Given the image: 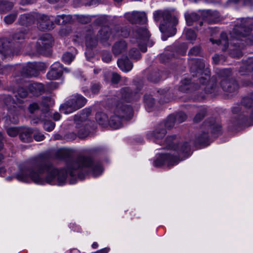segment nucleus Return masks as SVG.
Here are the masks:
<instances>
[{
    "label": "nucleus",
    "mask_w": 253,
    "mask_h": 253,
    "mask_svg": "<svg viewBox=\"0 0 253 253\" xmlns=\"http://www.w3.org/2000/svg\"><path fill=\"white\" fill-rule=\"evenodd\" d=\"M102 172L100 163L94 162L90 157L81 156L70 162L66 170H59L52 166L49 159L38 157L20 168L15 177L18 181L24 182L33 181L41 185L57 183L58 185H62L66 182L68 173L72 177L82 179L84 173H91L94 177H97Z\"/></svg>",
    "instance_id": "f257e3e1"
},
{
    "label": "nucleus",
    "mask_w": 253,
    "mask_h": 253,
    "mask_svg": "<svg viewBox=\"0 0 253 253\" xmlns=\"http://www.w3.org/2000/svg\"><path fill=\"white\" fill-rule=\"evenodd\" d=\"M133 113L131 106L119 102L116 105L113 113L110 115L109 120L107 115L103 112L97 113L95 119L98 124L103 127L109 125L113 129H118L122 126V121L130 119Z\"/></svg>",
    "instance_id": "f03ea898"
},
{
    "label": "nucleus",
    "mask_w": 253,
    "mask_h": 253,
    "mask_svg": "<svg viewBox=\"0 0 253 253\" xmlns=\"http://www.w3.org/2000/svg\"><path fill=\"white\" fill-rule=\"evenodd\" d=\"M177 142L172 143L173 149H169V153L160 154L154 162L155 167H161L163 165H167L168 167H172L177 165L180 161L187 158L190 154V145L187 142L180 144V149H178V140L175 135Z\"/></svg>",
    "instance_id": "7ed1b4c3"
},
{
    "label": "nucleus",
    "mask_w": 253,
    "mask_h": 253,
    "mask_svg": "<svg viewBox=\"0 0 253 253\" xmlns=\"http://www.w3.org/2000/svg\"><path fill=\"white\" fill-rule=\"evenodd\" d=\"M154 20L160 21L163 20L159 26L160 30L168 37L174 36L176 32L175 27L178 22L175 16H172L168 10H157L153 13Z\"/></svg>",
    "instance_id": "20e7f679"
},
{
    "label": "nucleus",
    "mask_w": 253,
    "mask_h": 253,
    "mask_svg": "<svg viewBox=\"0 0 253 253\" xmlns=\"http://www.w3.org/2000/svg\"><path fill=\"white\" fill-rule=\"evenodd\" d=\"M191 66L190 71L192 73H196L201 76L199 78V82L201 84V86H205L202 88L205 89L206 92L208 93H212L214 92L212 88H209L210 84H207L210 79V71L208 68H205V63L201 60L195 59L191 61ZM202 87V86H200Z\"/></svg>",
    "instance_id": "39448f33"
},
{
    "label": "nucleus",
    "mask_w": 253,
    "mask_h": 253,
    "mask_svg": "<svg viewBox=\"0 0 253 253\" xmlns=\"http://www.w3.org/2000/svg\"><path fill=\"white\" fill-rule=\"evenodd\" d=\"M166 132V130L164 128H157L155 130L148 132L147 137L148 139H152L156 143L164 146V148L173 149V146L171 144L176 143L177 140L174 135L168 136L163 140V139Z\"/></svg>",
    "instance_id": "423d86ee"
},
{
    "label": "nucleus",
    "mask_w": 253,
    "mask_h": 253,
    "mask_svg": "<svg viewBox=\"0 0 253 253\" xmlns=\"http://www.w3.org/2000/svg\"><path fill=\"white\" fill-rule=\"evenodd\" d=\"M87 100L83 96L76 94L71 96V98L60 107L61 112L69 114L81 108L85 105Z\"/></svg>",
    "instance_id": "0eeeda50"
},
{
    "label": "nucleus",
    "mask_w": 253,
    "mask_h": 253,
    "mask_svg": "<svg viewBox=\"0 0 253 253\" xmlns=\"http://www.w3.org/2000/svg\"><path fill=\"white\" fill-rule=\"evenodd\" d=\"M231 74L229 69H222L218 73V76L221 80L220 85L223 90L227 92H233L238 88V85L233 79H229Z\"/></svg>",
    "instance_id": "6e6552de"
},
{
    "label": "nucleus",
    "mask_w": 253,
    "mask_h": 253,
    "mask_svg": "<svg viewBox=\"0 0 253 253\" xmlns=\"http://www.w3.org/2000/svg\"><path fill=\"white\" fill-rule=\"evenodd\" d=\"M89 113V111L83 110V113L74 117L76 127L78 129V136L80 138H84L89 134L88 123L86 121V118Z\"/></svg>",
    "instance_id": "1a4fd4ad"
},
{
    "label": "nucleus",
    "mask_w": 253,
    "mask_h": 253,
    "mask_svg": "<svg viewBox=\"0 0 253 253\" xmlns=\"http://www.w3.org/2000/svg\"><path fill=\"white\" fill-rule=\"evenodd\" d=\"M28 96V92L26 89L23 87H19L16 92H15V97L16 100H14L9 95H3L1 97L4 103L6 106L12 105L13 107L15 105L18 107H20V104L23 103Z\"/></svg>",
    "instance_id": "9d476101"
},
{
    "label": "nucleus",
    "mask_w": 253,
    "mask_h": 253,
    "mask_svg": "<svg viewBox=\"0 0 253 253\" xmlns=\"http://www.w3.org/2000/svg\"><path fill=\"white\" fill-rule=\"evenodd\" d=\"M112 34H113V37L126 38L129 36V32L127 29H124L112 32L108 27H104L99 31L98 37L101 42L104 43L111 38L110 36Z\"/></svg>",
    "instance_id": "9b49d317"
},
{
    "label": "nucleus",
    "mask_w": 253,
    "mask_h": 253,
    "mask_svg": "<svg viewBox=\"0 0 253 253\" xmlns=\"http://www.w3.org/2000/svg\"><path fill=\"white\" fill-rule=\"evenodd\" d=\"M135 38H133L131 42H137L138 46L141 51L145 52L147 51L146 42L150 37V34L145 28H141L137 29L134 33Z\"/></svg>",
    "instance_id": "f8f14e48"
},
{
    "label": "nucleus",
    "mask_w": 253,
    "mask_h": 253,
    "mask_svg": "<svg viewBox=\"0 0 253 253\" xmlns=\"http://www.w3.org/2000/svg\"><path fill=\"white\" fill-rule=\"evenodd\" d=\"M63 71V66L58 62H56L51 65L50 70L47 72L46 76L50 80H57L59 79Z\"/></svg>",
    "instance_id": "ddd939ff"
},
{
    "label": "nucleus",
    "mask_w": 253,
    "mask_h": 253,
    "mask_svg": "<svg viewBox=\"0 0 253 253\" xmlns=\"http://www.w3.org/2000/svg\"><path fill=\"white\" fill-rule=\"evenodd\" d=\"M53 19L52 16H48L42 15L40 16L38 21V28L41 30H49L53 28Z\"/></svg>",
    "instance_id": "4468645a"
},
{
    "label": "nucleus",
    "mask_w": 253,
    "mask_h": 253,
    "mask_svg": "<svg viewBox=\"0 0 253 253\" xmlns=\"http://www.w3.org/2000/svg\"><path fill=\"white\" fill-rule=\"evenodd\" d=\"M42 66V63L38 62L29 63L25 68L24 74L28 77L37 76Z\"/></svg>",
    "instance_id": "2eb2a0df"
},
{
    "label": "nucleus",
    "mask_w": 253,
    "mask_h": 253,
    "mask_svg": "<svg viewBox=\"0 0 253 253\" xmlns=\"http://www.w3.org/2000/svg\"><path fill=\"white\" fill-rule=\"evenodd\" d=\"M253 20L251 18L242 19L240 26H237L234 28V31H239V34L243 36H246L247 33L250 29L253 28L252 25Z\"/></svg>",
    "instance_id": "dca6fc26"
},
{
    "label": "nucleus",
    "mask_w": 253,
    "mask_h": 253,
    "mask_svg": "<svg viewBox=\"0 0 253 253\" xmlns=\"http://www.w3.org/2000/svg\"><path fill=\"white\" fill-rule=\"evenodd\" d=\"M11 44L6 39L0 40V55L1 58H5L15 53L12 51L10 48Z\"/></svg>",
    "instance_id": "f3484780"
},
{
    "label": "nucleus",
    "mask_w": 253,
    "mask_h": 253,
    "mask_svg": "<svg viewBox=\"0 0 253 253\" xmlns=\"http://www.w3.org/2000/svg\"><path fill=\"white\" fill-rule=\"evenodd\" d=\"M119 97L121 101L130 102L137 99L139 96L137 94H134L129 87H126L121 89Z\"/></svg>",
    "instance_id": "a211bd4d"
},
{
    "label": "nucleus",
    "mask_w": 253,
    "mask_h": 253,
    "mask_svg": "<svg viewBox=\"0 0 253 253\" xmlns=\"http://www.w3.org/2000/svg\"><path fill=\"white\" fill-rule=\"evenodd\" d=\"M53 39L48 34H43L38 41L37 45L40 50H43L51 46Z\"/></svg>",
    "instance_id": "6ab92c4d"
},
{
    "label": "nucleus",
    "mask_w": 253,
    "mask_h": 253,
    "mask_svg": "<svg viewBox=\"0 0 253 253\" xmlns=\"http://www.w3.org/2000/svg\"><path fill=\"white\" fill-rule=\"evenodd\" d=\"M128 20L132 23L144 24L147 21V17L144 12H133L128 17Z\"/></svg>",
    "instance_id": "aec40b11"
},
{
    "label": "nucleus",
    "mask_w": 253,
    "mask_h": 253,
    "mask_svg": "<svg viewBox=\"0 0 253 253\" xmlns=\"http://www.w3.org/2000/svg\"><path fill=\"white\" fill-rule=\"evenodd\" d=\"M97 42V40L93 36V32L91 30H89L85 36V44L87 49L85 52V55L89 53H90V49L95 46Z\"/></svg>",
    "instance_id": "412c9836"
},
{
    "label": "nucleus",
    "mask_w": 253,
    "mask_h": 253,
    "mask_svg": "<svg viewBox=\"0 0 253 253\" xmlns=\"http://www.w3.org/2000/svg\"><path fill=\"white\" fill-rule=\"evenodd\" d=\"M202 16L208 22L216 23L219 20L220 14L217 11L206 10L203 11Z\"/></svg>",
    "instance_id": "4be33fe9"
},
{
    "label": "nucleus",
    "mask_w": 253,
    "mask_h": 253,
    "mask_svg": "<svg viewBox=\"0 0 253 253\" xmlns=\"http://www.w3.org/2000/svg\"><path fill=\"white\" fill-rule=\"evenodd\" d=\"M32 130L29 127H20V139L23 142H30L32 140Z\"/></svg>",
    "instance_id": "5701e85b"
},
{
    "label": "nucleus",
    "mask_w": 253,
    "mask_h": 253,
    "mask_svg": "<svg viewBox=\"0 0 253 253\" xmlns=\"http://www.w3.org/2000/svg\"><path fill=\"white\" fill-rule=\"evenodd\" d=\"M29 91L34 96H39L44 91L43 85L41 83H32L28 85Z\"/></svg>",
    "instance_id": "b1692460"
},
{
    "label": "nucleus",
    "mask_w": 253,
    "mask_h": 253,
    "mask_svg": "<svg viewBox=\"0 0 253 253\" xmlns=\"http://www.w3.org/2000/svg\"><path fill=\"white\" fill-rule=\"evenodd\" d=\"M195 145L207 146L210 144L209 135L207 132H203L198 134L195 140Z\"/></svg>",
    "instance_id": "393cba45"
},
{
    "label": "nucleus",
    "mask_w": 253,
    "mask_h": 253,
    "mask_svg": "<svg viewBox=\"0 0 253 253\" xmlns=\"http://www.w3.org/2000/svg\"><path fill=\"white\" fill-rule=\"evenodd\" d=\"M117 63L120 69L125 72H129L133 67L132 63L127 57L118 59Z\"/></svg>",
    "instance_id": "a878e982"
},
{
    "label": "nucleus",
    "mask_w": 253,
    "mask_h": 253,
    "mask_svg": "<svg viewBox=\"0 0 253 253\" xmlns=\"http://www.w3.org/2000/svg\"><path fill=\"white\" fill-rule=\"evenodd\" d=\"M210 41L212 43H216L218 45L222 46L221 49L223 51L226 50L228 46V38L226 33H222L220 35V39L218 40H214L212 39Z\"/></svg>",
    "instance_id": "bb28decb"
},
{
    "label": "nucleus",
    "mask_w": 253,
    "mask_h": 253,
    "mask_svg": "<svg viewBox=\"0 0 253 253\" xmlns=\"http://www.w3.org/2000/svg\"><path fill=\"white\" fill-rule=\"evenodd\" d=\"M126 48V43L125 41L122 40L116 42L113 46V52L115 55H119Z\"/></svg>",
    "instance_id": "cd10ccee"
},
{
    "label": "nucleus",
    "mask_w": 253,
    "mask_h": 253,
    "mask_svg": "<svg viewBox=\"0 0 253 253\" xmlns=\"http://www.w3.org/2000/svg\"><path fill=\"white\" fill-rule=\"evenodd\" d=\"M34 17L30 14L21 15L18 20L19 24L22 26L27 27L34 22Z\"/></svg>",
    "instance_id": "c85d7f7f"
},
{
    "label": "nucleus",
    "mask_w": 253,
    "mask_h": 253,
    "mask_svg": "<svg viewBox=\"0 0 253 253\" xmlns=\"http://www.w3.org/2000/svg\"><path fill=\"white\" fill-rule=\"evenodd\" d=\"M7 106V109L8 112V117L10 121L13 124H17L18 122V118L17 116V110L16 109L17 106L13 107L12 105Z\"/></svg>",
    "instance_id": "c756f323"
},
{
    "label": "nucleus",
    "mask_w": 253,
    "mask_h": 253,
    "mask_svg": "<svg viewBox=\"0 0 253 253\" xmlns=\"http://www.w3.org/2000/svg\"><path fill=\"white\" fill-rule=\"evenodd\" d=\"M146 109L151 112L155 109V101L151 95H145L144 98Z\"/></svg>",
    "instance_id": "7c9ffc66"
},
{
    "label": "nucleus",
    "mask_w": 253,
    "mask_h": 253,
    "mask_svg": "<svg viewBox=\"0 0 253 253\" xmlns=\"http://www.w3.org/2000/svg\"><path fill=\"white\" fill-rule=\"evenodd\" d=\"M71 20L70 15H57V17L53 19L54 22L58 25L64 24L69 22Z\"/></svg>",
    "instance_id": "2f4dec72"
},
{
    "label": "nucleus",
    "mask_w": 253,
    "mask_h": 253,
    "mask_svg": "<svg viewBox=\"0 0 253 253\" xmlns=\"http://www.w3.org/2000/svg\"><path fill=\"white\" fill-rule=\"evenodd\" d=\"M242 104L246 107H253L251 118L253 119V92L251 93L250 97H248L243 98Z\"/></svg>",
    "instance_id": "473e14b6"
},
{
    "label": "nucleus",
    "mask_w": 253,
    "mask_h": 253,
    "mask_svg": "<svg viewBox=\"0 0 253 253\" xmlns=\"http://www.w3.org/2000/svg\"><path fill=\"white\" fill-rule=\"evenodd\" d=\"M185 17L187 24L190 26L193 22L197 21L199 19L200 16L197 13L192 12L190 14L185 13Z\"/></svg>",
    "instance_id": "72a5a7b5"
},
{
    "label": "nucleus",
    "mask_w": 253,
    "mask_h": 253,
    "mask_svg": "<svg viewBox=\"0 0 253 253\" xmlns=\"http://www.w3.org/2000/svg\"><path fill=\"white\" fill-rule=\"evenodd\" d=\"M13 6V2L9 1H2L0 0V9L2 11H8L10 10Z\"/></svg>",
    "instance_id": "f704fd0d"
},
{
    "label": "nucleus",
    "mask_w": 253,
    "mask_h": 253,
    "mask_svg": "<svg viewBox=\"0 0 253 253\" xmlns=\"http://www.w3.org/2000/svg\"><path fill=\"white\" fill-rule=\"evenodd\" d=\"M175 124H176V122L175 121L174 115H170L166 119L165 125L168 128H171L174 126Z\"/></svg>",
    "instance_id": "c9c22d12"
},
{
    "label": "nucleus",
    "mask_w": 253,
    "mask_h": 253,
    "mask_svg": "<svg viewBox=\"0 0 253 253\" xmlns=\"http://www.w3.org/2000/svg\"><path fill=\"white\" fill-rule=\"evenodd\" d=\"M54 104V100L50 97H44L42 99L41 105L45 108L46 110L47 108L52 106Z\"/></svg>",
    "instance_id": "e433bc0d"
},
{
    "label": "nucleus",
    "mask_w": 253,
    "mask_h": 253,
    "mask_svg": "<svg viewBox=\"0 0 253 253\" xmlns=\"http://www.w3.org/2000/svg\"><path fill=\"white\" fill-rule=\"evenodd\" d=\"M175 121L176 124H180L184 122L186 118V115L183 112H179L174 115Z\"/></svg>",
    "instance_id": "4c0bfd02"
},
{
    "label": "nucleus",
    "mask_w": 253,
    "mask_h": 253,
    "mask_svg": "<svg viewBox=\"0 0 253 253\" xmlns=\"http://www.w3.org/2000/svg\"><path fill=\"white\" fill-rule=\"evenodd\" d=\"M75 56L72 53L67 52L65 53L62 56L63 61L67 64H70L74 60Z\"/></svg>",
    "instance_id": "58836bf2"
},
{
    "label": "nucleus",
    "mask_w": 253,
    "mask_h": 253,
    "mask_svg": "<svg viewBox=\"0 0 253 253\" xmlns=\"http://www.w3.org/2000/svg\"><path fill=\"white\" fill-rule=\"evenodd\" d=\"M6 131L9 136L14 137L17 134H19L20 127H10L7 128Z\"/></svg>",
    "instance_id": "ea45409f"
},
{
    "label": "nucleus",
    "mask_w": 253,
    "mask_h": 253,
    "mask_svg": "<svg viewBox=\"0 0 253 253\" xmlns=\"http://www.w3.org/2000/svg\"><path fill=\"white\" fill-rule=\"evenodd\" d=\"M191 81L188 79H185L181 81V84L179 87V90L181 91H185L189 88V86L190 85V83Z\"/></svg>",
    "instance_id": "a19ab883"
},
{
    "label": "nucleus",
    "mask_w": 253,
    "mask_h": 253,
    "mask_svg": "<svg viewBox=\"0 0 253 253\" xmlns=\"http://www.w3.org/2000/svg\"><path fill=\"white\" fill-rule=\"evenodd\" d=\"M207 126L210 127L213 133H218L221 131V126L219 124L214 123L213 124L207 125Z\"/></svg>",
    "instance_id": "79ce46f5"
},
{
    "label": "nucleus",
    "mask_w": 253,
    "mask_h": 253,
    "mask_svg": "<svg viewBox=\"0 0 253 253\" xmlns=\"http://www.w3.org/2000/svg\"><path fill=\"white\" fill-rule=\"evenodd\" d=\"M43 126L45 130L50 131L54 128L55 124L50 121H45L43 123Z\"/></svg>",
    "instance_id": "37998d69"
},
{
    "label": "nucleus",
    "mask_w": 253,
    "mask_h": 253,
    "mask_svg": "<svg viewBox=\"0 0 253 253\" xmlns=\"http://www.w3.org/2000/svg\"><path fill=\"white\" fill-rule=\"evenodd\" d=\"M185 35L187 39L191 41L195 40L197 37L196 33L191 29H187L185 31Z\"/></svg>",
    "instance_id": "c03bdc74"
},
{
    "label": "nucleus",
    "mask_w": 253,
    "mask_h": 253,
    "mask_svg": "<svg viewBox=\"0 0 253 253\" xmlns=\"http://www.w3.org/2000/svg\"><path fill=\"white\" fill-rule=\"evenodd\" d=\"M206 113V109L205 108L201 110L200 112L197 113L194 118V121L195 123H197L200 121L205 116Z\"/></svg>",
    "instance_id": "a18cd8bd"
},
{
    "label": "nucleus",
    "mask_w": 253,
    "mask_h": 253,
    "mask_svg": "<svg viewBox=\"0 0 253 253\" xmlns=\"http://www.w3.org/2000/svg\"><path fill=\"white\" fill-rule=\"evenodd\" d=\"M17 14L12 13L9 14L4 17V21L7 24H10L14 21L16 19Z\"/></svg>",
    "instance_id": "49530a36"
},
{
    "label": "nucleus",
    "mask_w": 253,
    "mask_h": 253,
    "mask_svg": "<svg viewBox=\"0 0 253 253\" xmlns=\"http://www.w3.org/2000/svg\"><path fill=\"white\" fill-rule=\"evenodd\" d=\"M129 56L134 59H139L141 57L140 54L136 48H132L129 51Z\"/></svg>",
    "instance_id": "de8ad7c7"
},
{
    "label": "nucleus",
    "mask_w": 253,
    "mask_h": 253,
    "mask_svg": "<svg viewBox=\"0 0 253 253\" xmlns=\"http://www.w3.org/2000/svg\"><path fill=\"white\" fill-rule=\"evenodd\" d=\"M100 84L98 83H93L91 85V92L94 94H97L100 89Z\"/></svg>",
    "instance_id": "09e8293b"
},
{
    "label": "nucleus",
    "mask_w": 253,
    "mask_h": 253,
    "mask_svg": "<svg viewBox=\"0 0 253 253\" xmlns=\"http://www.w3.org/2000/svg\"><path fill=\"white\" fill-rule=\"evenodd\" d=\"M200 50V48L199 46H194L189 50L188 54L190 55L197 56L199 54Z\"/></svg>",
    "instance_id": "8fccbe9b"
},
{
    "label": "nucleus",
    "mask_w": 253,
    "mask_h": 253,
    "mask_svg": "<svg viewBox=\"0 0 253 253\" xmlns=\"http://www.w3.org/2000/svg\"><path fill=\"white\" fill-rule=\"evenodd\" d=\"M78 20L80 22L86 24L90 21L91 18L89 16L81 15L78 17Z\"/></svg>",
    "instance_id": "3c124183"
},
{
    "label": "nucleus",
    "mask_w": 253,
    "mask_h": 253,
    "mask_svg": "<svg viewBox=\"0 0 253 253\" xmlns=\"http://www.w3.org/2000/svg\"><path fill=\"white\" fill-rule=\"evenodd\" d=\"M26 33H27L26 30H25L24 32H20L19 33H16L14 35V39L15 40H18L24 39L25 38Z\"/></svg>",
    "instance_id": "603ef678"
},
{
    "label": "nucleus",
    "mask_w": 253,
    "mask_h": 253,
    "mask_svg": "<svg viewBox=\"0 0 253 253\" xmlns=\"http://www.w3.org/2000/svg\"><path fill=\"white\" fill-rule=\"evenodd\" d=\"M121 76L116 73H113L112 75L111 81L114 84H117L121 80Z\"/></svg>",
    "instance_id": "864d4df0"
},
{
    "label": "nucleus",
    "mask_w": 253,
    "mask_h": 253,
    "mask_svg": "<svg viewBox=\"0 0 253 253\" xmlns=\"http://www.w3.org/2000/svg\"><path fill=\"white\" fill-rule=\"evenodd\" d=\"M33 137H34V139L37 141H42V140H43L44 138V135L41 132H39L35 133L34 134Z\"/></svg>",
    "instance_id": "5fc2aeb1"
},
{
    "label": "nucleus",
    "mask_w": 253,
    "mask_h": 253,
    "mask_svg": "<svg viewBox=\"0 0 253 253\" xmlns=\"http://www.w3.org/2000/svg\"><path fill=\"white\" fill-rule=\"evenodd\" d=\"M39 106L38 105V104L36 103H33L29 106V110L31 113H33L36 110L39 109Z\"/></svg>",
    "instance_id": "6e6d98bb"
},
{
    "label": "nucleus",
    "mask_w": 253,
    "mask_h": 253,
    "mask_svg": "<svg viewBox=\"0 0 253 253\" xmlns=\"http://www.w3.org/2000/svg\"><path fill=\"white\" fill-rule=\"evenodd\" d=\"M111 59L112 56L109 53L104 54L102 56L103 61L106 63L109 62L111 60Z\"/></svg>",
    "instance_id": "4d7b16f0"
},
{
    "label": "nucleus",
    "mask_w": 253,
    "mask_h": 253,
    "mask_svg": "<svg viewBox=\"0 0 253 253\" xmlns=\"http://www.w3.org/2000/svg\"><path fill=\"white\" fill-rule=\"evenodd\" d=\"M3 140V136L1 132H0V150L2 149L3 144L1 142L2 140ZM3 156L0 154V163L1 162L2 160L3 159Z\"/></svg>",
    "instance_id": "13d9d810"
},
{
    "label": "nucleus",
    "mask_w": 253,
    "mask_h": 253,
    "mask_svg": "<svg viewBox=\"0 0 253 253\" xmlns=\"http://www.w3.org/2000/svg\"><path fill=\"white\" fill-rule=\"evenodd\" d=\"M61 118V115L59 113L56 112L53 115V118L55 121H58Z\"/></svg>",
    "instance_id": "bf43d9fd"
},
{
    "label": "nucleus",
    "mask_w": 253,
    "mask_h": 253,
    "mask_svg": "<svg viewBox=\"0 0 253 253\" xmlns=\"http://www.w3.org/2000/svg\"><path fill=\"white\" fill-rule=\"evenodd\" d=\"M213 62L214 64H218L219 62V56L218 55H214L213 58Z\"/></svg>",
    "instance_id": "052dcab7"
},
{
    "label": "nucleus",
    "mask_w": 253,
    "mask_h": 253,
    "mask_svg": "<svg viewBox=\"0 0 253 253\" xmlns=\"http://www.w3.org/2000/svg\"><path fill=\"white\" fill-rule=\"evenodd\" d=\"M182 45L183 46V49H182V50L181 51V55H184L186 53V52L187 47L185 43H183Z\"/></svg>",
    "instance_id": "680f3d73"
},
{
    "label": "nucleus",
    "mask_w": 253,
    "mask_h": 253,
    "mask_svg": "<svg viewBox=\"0 0 253 253\" xmlns=\"http://www.w3.org/2000/svg\"><path fill=\"white\" fill-rule=\"evenodd\" d=\"M239 111V108L238 107H235L234 108H233L232 109V112L234 113H237Z\"/></svg>",
    "instance_id": "e2e57ef3"
},
{
    "label": "nucleus",
    "mask_w": 253,
    "mask_h": 253,
    "mask_svg": "<svg viewBox=\"0 0 253 253\" xmlns=\"http://www.w3.org/2000/svg\"><path fill=\"white\" fill-rule=\"evenodd\" d=\"M248 39L250 40V44H253V34L248 37Z\"/></svg>",
    "instance_id": "0e129e2a"
},
{
    "label": "nucleus",
    "mask_w": 253,
    "mask_h": 253,
    "mask_svg": "<svg viewBox=\"0 0 253 253\" xmlns=\"http://www.w3.org/2000/svg\"><path fill=\"white\" fill-rule=\"evenodd\" d=\"M5 172V169L3 168H0V175H2Z\"/></svg>",
    "instance_id": "69168bd1"
},
{
    "label": "nucleus",
    "mask_w": 253,
    "mask_h": 253,
    "mask_svg": "<svg viewBox=\"0 0 253 253\" xmlns=\"http://www.w3.org/2000/svg\"><path fill=\"white\" fill-rule=\"evenodd\" d=\"M92 248L93 249H96L97 247H98V244L96 242H94L92 244Z\"/></svg>",
    "instance_id": "338daca9"
},
{
    "label": "nucleus",
    "mask_w": 253,
    "mask_h": 253,
    "mask_svg": "<svg viewBox=\"0 0 253 253\" xmlns=\"http://www.w3.org/2000/svg\"><path fill=\"white\" fill-rule=\"evenodd\" d=\"M253 3V0H245V3L247 4H252Z\"/></svg>",
    "instance_id": "774afa93"
}]
</instances>
